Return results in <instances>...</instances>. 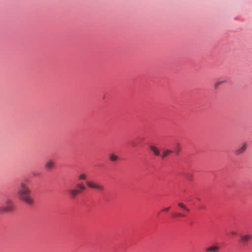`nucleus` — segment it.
I'll use <instances>...</instances> for the list:
<instances>
[{
  "label": "nucleus",
  "mask_w": 252,
  "mask_h": 252,
  "mask_svg": "<svg viewBox=\"0 0 252 252\" xmlns=\"http://www.w3.org/2000/svg\"><path fill=\"white\" fill-rule=\"evenodd\" d=\"M178 206L179 207H180L181 208L184 209L186 211H187V212H189V210L188 208H187V207L183 203H179L178 204Z\"/></svg>",
  "instance_id": "obj_14"
},
{
  "label": "nucleus",
  "mask_w": 252,
  "mask_h": 252,
  "mask_svg": "<svg viewBox=\"0 0 252 252\" xmlns=\"http://www.w3.org/2000/svg\"><path fill=\"white\" fill-rule=\"evenodd\" d=\"M247 143L246 142H244L243 143L242 145L239 147L237 150L234 151V153L236 155H240L242 154L245 152L247 148Z\"/></svg>",
  "instance_id": "obj_6"
},
{
  "label": "nucleus",
  "mask_w": 252,
  "mask_h": 252,
  "mask_svg": "<svg viewBox=\"0 0 252 252\" xmlns=\"http://www.w3.org/2000/svg\"><path fill=\"white\" fill-rule=\"evenodd\" d=\"M225 82V81H218V82H216L215 84V87L216 88H217L221 84H222Z\"/></svg>",
  "instance_id": "obj_16"
},
{
  "label": "nucleus",
  "mask_w": 252,
  "mask_h": 252,
  "mask_svg": "<svg viewBox=\"0 0 252 252\" xmlns=\"http://www.w3.org/2000/svg\"><path fill=\"white\" fill-rule=\"evenodd\" d=\"M86 189L85 186L81 183H78L76 185L74 189H70L68 191L71 198L74 199L77 196Z\"/></svg>",
  "instance_id": "obj_2"
},
{
  "label": "nucleus",
  "mask_w": 252,
  "mask_h": 252,
  "mask_svg": "<svg viewBox=\"0 0 252 252\" xmlns=\"http://www.w3.org/2000/svg\"><path fill=\"white\" fill-rule=\"evenodd\" d=\"M29 179H26L25 181L21 182L17 191V195L20 200L29 205H32L34 200L32 195V191L28 186Z\"/></svg>",
  "instance_id": "obj_1"
},
{
  "label": "nucleus",
  "mask_w": 252,
  "mask_h": 252,
  "mask_svg": "<svg viewBox=\"0 0 252 252\" xmlns=\"http://www.w3.org/2000/svg\"><path fill=\"white\" fill-rule=\"evenodd\" d=\"M109 159L112 161H116L119 159V158L117 156L115 155V154H111L109 156Z\"/></svg>",
  "instance_id": "obj_12"
},
{
  "label": "nucleus",
  "mask_w": 252,
  "mask_h": 252,
  "mask_svg": "<svg viewBox=\"0 0 252 252\" xmlns=\"http://www.w3.org/2000/svg\"><path fill=\"white\" fill-rule=\"evenodd\" d=\"M87 177V175L85 173H81L78 176V180H86Z\"/></svg>",
  "instance_id": "obj_13"
},
{
  "label": "nucleus",
  "mask_w": 252,
  "mask_h": 252,
  "mask_svg": "<svg viewBox=\"0 0 252 252\" xmlns=\"http://www.w3.org/2000/svg\"><path fill=\"white\" fill-rule=\"evenodd\" d=\"M219 250V247L216 246H212L206 249V252H217Z\"/></svg>",
  "instance_id": "obj_10"
},
{
  "label": "nucleus",
  "mask_w": 252,
  "mask_h": 252,
  "mask_svg": "<svg viewBox=\"0 0 252 252\" xmlns=\"http://www.w3.org/2000/svg\"><path fill=\"white\" fill-rule=\"evenodd\" d=\"M173 150L166 149L164 150L160 155L161 158L164 159L165 158L169 156L170 154L173 153Z\"/></svg>",
  "instance_id": "obj_7"
},
{
  "label": "nucleus",
  "mask_w": 252,
  "mask_h": 252,
  "mask_svg": "<svg viewBox=\"0 0 252 252\" xmlns=\"http://www.w3.org/2000/svg\"><path fill=\"white\" fill-rule=\"evenodd\" d=\"M181 148L179 143L177 142L175 144V148L173 151L176 155H178L181 151Z\"/></svg>",
  "instance_id": "obj_11"
},
{
  "label": "nucleus",
  "mask_w": 252,
  "mask_h": 252,
  "mask_svg": "<svg viewBox=\"0 0 252 252\" xmlns=\"http://www.w3.org/2000/svg\"><path fill=\"white\" fill-rule=\"evenodd\" d=\"M174 216L175 217H185V215L184 214H182L181 213H176V214H175Z\"/></svg>",
  "instance_id": "obj_17"
},
{
  "label": "nucleus",
  "mask_w": 252,
  "mask_h": 252,
  "mask_svg": "<svg viewBox=\"0 0 252 252\" xmlns=\"http://www.w3.org/2000/svg\"><path fill=\"white\" fill-rule=\"evenodd\" d=\"M13 201L10 199H7L3 205L0 206V214L10 212L13 210Z\"/></svg>",
  "instance_id": "obj_3"
},
{
  "label": "nucleus",
  "mask_w": 252,
  "mask_h": 252,
  "mask_svg": "<svg viewBox=\"0 0 252 252\" xmlns=\"http://www.w3.org/2000/svg\"><path fill=\"white\" fill-rule=\"evenodd\" d=\"M186 177L187 180L191 181L193 179V175L191 173H188L186 174Z\"/></svg>",
  "instance_id": "obj_15"
},
{
  "label": "nucleus",
  "mask_w": 252,
  "mask_h": 252,
  "mask_svg": "<svg viewBox=\"0 0 252 252\" xmlns=\"http://www.w3.org/2000/svg\"><path fill=\"white\" fill-rule=\"evenodd\" d=\"M252 238V235L250 233L242 235L240 237V242L244 245H246Z\"/></svg>",
  "instance_id": "obj_5"
},
{
  "label": "nucleus",
  "mask_w": 252,
  "mask_h": 252,
  "mask_svg": "<svg viewBox=\"0 0 252 252\" xmlns=\"http://www.w3.org/2000/svg\"><path fill=\"white\" fill-rule=\"evenodd\" d=\"M150 149L153 152L155 156H159L160 155L159 150L156 146L151 145Z\"/></svg>",
  "instance_id": "obj_8"
},
{
  "label": "nucleus",
  "mask_w": 252,
  "mask_h": 252,
  "mask_svg": "<svg viewBox=\"0 0 252 252\" xmlns=\"http://www.w3.org/2000/svg\"><path fill=\"white\" fill-rule=\"evenodd\" d=\"M170 209V207H167V208H164L162 210V211H164V212H167L168 211V210Z\"/></svg>",
  "instance_id": "obj_18"
},
{
  "label": "nucleus",
  "mask_w": 252,
  "mask_h": 252,
  "mask_svg": "<svg viewBox=\"0 0 252 252\" xmlns=\"http://www.w3.org/2000/svg\"><path fill=\"white\" fill-rule=\"evenodd\" d=\"M86 186L90 189H95L100 191H102L104 189V186L93 181H87L86 183Z\"/></svg>",
  "instance_id": "obj_4"
},
{
  "label": "nucleus",
  "mask_w": 252,
  "mask_h": 252,
  "mask_svg": "<svg viewBox=\"0 0 252 252\" xmlns=\"http://www.w3.org/2000/svg\"><path fill=\"white\" fill-rule=\"evenodd\" d=\"M54 164L53 160L50 159L46 162L45 167L48 169H51L54 167Z\"/></svg>",
  "instance_id": "obj_9"
},
{
  "label": "nucleus",
  "mask_w": 252,
  "mask_h": 252,
  "mask_svg": "<svg viewBox=\"0 0 252 252\" xmlns=\"http://www.w3.org/2000/svg\"><path fill=\"white\" fill-rule=\"evenodd\" d=\"M236 232H235V231H232V232H231L232 235H235V234H236Z\"/></svg>",
  "instance_id": "obj_19"
}]
</instances>
